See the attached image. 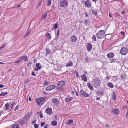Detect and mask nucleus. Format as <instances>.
<instances>
[{
	"instance_id": "24",
	"label": "nucleus",
	"mask_w": 128,
	"mask_h": 128,
	"mask_svg": "<svg viewBox=\"0 0 128 128\" xmlns=\"http://www.w3.org/2000/svg\"><path fill=\"white\" fill-rule=\"evenodd\" d=\"M9 105L10 104H9L8 102L7 103L5 104V106L6 107V109L5 110V111L9 110Z\"/></svg>"
},
{
	"instance_id": "28",
	"label": "nucleus",
	"mask_w": 128,
	"mask_h": 128,
	"mask_svg": "<svg viewBox=\"0 0 128 128\" xmlns=\"http://www.w3.org/2000/svg\"><path fill=\"white\" fill-rule=\"evenodd\" d=\"M51 124L53 126H56L57 125V121L54 120L51 122Z\"/></svg>"
},
{
	"instance_id": "27",
	"label": "nucleus",
	"mask_w": 128,
	"mask_h": 128,
	"mask_svg": "<svg viewBox=\"0 0 128 128\" xmlns=\"http://www.w3.org/2000/svg\"><path fill=\"white\" fill-rule=\"evenodd\" d=\"M109 60H110V63L117 62V60L113 58L112 59H110Z\"/></svg>"
},
{
	"instance_id": "57",
	"label": "nucleus",
	"mask_w": 128,
	"mask_h": 128,
	"mask_svg": "<svg viewBox=\"0 0 128 128\" xmlns=\"http://www.w3.org/2000/svg\"><path fill=\"white\" fill-rule=\"evenodd\" d=\"M32 75L33 76H36V74H35L34 73V72H32Z\"/></svg>"
},
{
	"instance_id": "39",
	"label": "nucleus",
	"mask_w": 128,
	"mask_h": 128,
	"mask_svg": "<svg viewBox=\"0 0 128 128\" xmlns=\"http://www.w3.org/2000/svg\"><path fill=\"white\" fill-rule=\"evenodd\" d=\"M60 30L59 29H58L57 30V37H59L60 36Z\"/></svg>"
},
{
	"instance_id": "48",
	"label": "nucleus",
	"mask_w": 128,
	"mask_h": 128,
	"mask_svg": "<svg viewBox=\"0 0 128 128\" xmlns=\"http://www.w3.org/2000/svg\"><path fill=\"white\" fill-rule=\"evenodd\" d=\"M46 50V52L47 53H48V54H49L50 53V50L49 49H47Z\"/></svg>"
},
{
	"instance_id": "56",
	"label": "nucleus",
	"mask_w": 128,
	"mask_h": 128,
	"mask_svg": "<svg viewBox=\"0 0 128 128\" xmlns=\"http://www.w3.org/2000/svg\"><path fill=\"white\" fill-rule=\"evenodd\" d=\"M40 118H42L43 117V116L41 112V114L40 115Z\"/></svg>"
},
{
	"instance_id": "54",
	"label": "nucleus",
	"mask_w": 128,
	"mask_h": 128,
	"mask_svg": "<svg viewBox=\"0 0 128 128\" xmlns=\"http://www.w3.org/2000/svg\"><path fill=\"white\" fill-rule=\"evenodd\" d=\"M110 78L108 76H107L106 78V79H107L108 80H109L110 79Z\"/></svg>"
},
{
	"instance_id": "4",
	"label": "nucleus",
	"mask_w": 128,
	"mask_h": 128,
	"mask_svg": "<svg viewBox=\"0 0 128 128\" xmlns=\"http://www.w3.org/2000/svg\"><path fill=\"white\" fill-rule=\"evenodd\" d=\"M96 35L98 39H102L105 36V32L104 30H101L96 34Z\"/></svg>"
},
{
	"instance_id": "46",
	"label": "nucleus",
	"mask_w": 128,
	"mask_h": 128,
	"mask_svg": "<svg viewBox=\"0 0 128 128\" xmlns=\"http://www.w3.org/2000/svg\"><path fill=\"white\" fill-rule=\"evenodd\" d=\"M19 108V105H18L16 106V107L14 109V111H16Z\"/></svg>"
},
{
	"instance_id": "42",
	"label": "nucleus",
	"mask_w": 128,
	"mask_h": 128,
	"mask_svg": "<svg viewBox=\"0 0 128 128\" xmlns=\"http://www.w3.org/2000/svg\"><path fill=\"white\" fill-rule=\"evenodd\" d=\"M16 103L14 101L13 102V103L12 104V106L11 107V110L12 111V108L14 107V105Z\"/></svg>"
},
{
	"instance_id": "5",
	"label": "nucleus",
	"mask_w": 128,
	"mask_h": 128,
	"mask_svg": "<svg viewBox=\"0 0 128 128\" xmlns=\"http://www.w3.org/2000/svg\"><path fill=\"white\" fill-rule=\"evenodd\" d=\"M36 102L38 106L42 104L45 100L44 97H42L35 99Z\"/></svg>"
},
{
	"instance_id": "45",
	"label": "nucleus",
	"mask_w": 128,
	"mask_h": 128,
	"mask_svg": "<svg viewBox=\"0 0 128 128\" xmlns=\"http://www.w3.org/2000/svg\"><path fill=\"white\" fill-rule=\"evenodd\" d=\"M30 81V80H29V79L26 80H25L24 82L25 84H27L28 82H29Z\"/></svg>"
},
{
	"instance_id": "41",
	"label": "nucleus",
	"mask_w": 128,
	"mask_h": 128,
	"mask_svg": "<svg viewBox=\"0 0 128 128\" xmlns=\"http://www.w3.org/2000/svg\"><path fill=\"white\" fill-rule=\"evenodd\" d=\"M30 31H29L26 34L25 36L24 37V38H25L27 36H28L30 34Z\"/></svg>"
},
{
	"instance_id": "29",
	"label": "nucleus",
	"mask_w": 128,
	"mask_h": 128,
	"mask_svg": "<svg viewBox=\"0 0 128 128\" xmlns=\"http://www.w3.org/2000/svg\"><path fill=\"white\" fill-rule=\"evenodd\" d=\"M58 27V24H56L53 25V28L54 29H56Z\"/></svg>"
},
{
	"instance_id": "12",
	"label": "nucleus",
	"mask_w": 128,
	"mask_h": 128,
	"mask_svg": "<svg viewBox=\"0 0 128 128\" xmlns=\"http://www.w3.org/2000/svg\"><path fill=\"white\" fill-rule=\"evenodd\" d=\"M20 59L21 61L24 60L26 62H27L28 60L27 56L26 55H24L21 56L20 57Z\"/></svg>"
},
{
	"instance_id": "13",
	"label": "nucleus",
	"mask_w": 128,
	"mask_h": 128,
	"mask_svg": "<svg viewBox=\"0 0 128 128\" xmlns=\"http://www.w3.org/2000/svg\"><path fill=\"white\" fill-rule=\"evenodd\" d=\"M86 47L88 51L90 52L92 49V46L90 44L88 43L87 44Z\"/></svg>"
},
{
	"instance_id": "60",
	"label": "nucleus",
	"mask_w": 128,
	"mask_h": 128,
	"mask_svg": "<svg viewBox=\"0 0 128 128\" xmlns=\"http://www.w3.org/2000/svg\"><path fill=\"white\" fill-rule=\"evenodd\" d=\"M4 86L2 84H0V88H3L4 87Z\"/></svg>"
},
{
	"instance_id": "36",
	"label": "nucleus",
	"mask_w": 128,
	"mask_h": 128,
	"mask_svg": "<svg viewBox=\"0 0 128 128\" xmlns=\"http://www.w3.org/2000/svg\"><path fill=\"white\" fill-rule=\"evenodd\" d=\"M96 94L98 96H99L100 97L101 96V92L99 90L97 91L96 92Z\"/></svg>"
},
{
	"instance_id": "26",
	"label": "nucleus",
	"mask_w": 128,
	"mask_h": 128,
	"mask_svg": "<svg viewBox=\"0 0 128 128\" xmlns=\"http://www.w3.org/2000/svg\"><path fill=\"white\" fill-rule=\"evenodd\" d=\"M74 121L73 120H70L67 121L66 122V124H67L69 125L70 124L72 123Z\"/></svg>"
},
{
	"instance_id": "61",
	"label": "nucleus",
	"mask_w": 128,
	"mask_h": 128,
	"mask_svg": "<svg viewBox=\"0 0 128 128\" xmlns=\"http://www.w3.org/2000/svg\"><path fill=\"white\" fill-rule=\"evenodd\" d=\"M55 119L57 120H58V118L57 117V115H55L54 116Z\"/></svg>"
},
{
	"instance_id": "14",
	"label": "nucleus",
	"mask_w": 128,
	"mask_h": 128,
	"mask_svg": "<svg viewBox=\"0 0 128 128\" xmlns=\"http://www.w3.org/2000/svg\"><path fill=\"white\" fill-rule=\"evenodd\" d=\"M106 56L107 57L109 58H112L114 57V54L113 52H110Z\"/></svg>"
},
{
	"instance_id": "30",
	"label": "nucleus",
	"mask_w": 128,
	"mask_h": 128,
	"mask_svg": "<svg viewBox=\"0 0 128 128\" xmlns=\"http://www.w3.org/2000/svg\"><path fill=\"white\" fill-rule=\"evenodd\" d=\"M1 94H0V96H5L8 94L7 92H6L4 93L2 92Z\"/></svg>"
},
{
	"instance_id": "58",
	"label": "nucleus",
	"mask_w": 128,
	"mask_h": 128,
	"mask_svg": "<svg viewBox=\"0 0 128 128\" xmlns=\"http://www.w3.org/2000/svg\"><path fill=\"white\" fill-rule=\"evenodd\" d=\"M100 96L99 97H97L96 99V100H100Z\"/></svg>"
},
{
	"instance_id": "63",
	"label": "nucleus",
	"mask_w": 128,
	"mask_h": 128,
	"mask_svg": "<svg viewBox=\"0 0 128 128\" xmlns=\"http://www.w3.org/2000/svg\"><path fill=\"white\" fill-rule=\"evenodd\" d=\"M92 2H96L98 1V0H91Z\"/></svg>"
},
{
	"instance_id": "34",
	"label": "nucleus",
	"mask_w": 128,
	"mask_h": 128,
	"mask_svg": "<svg viewBox=\"0 0 128 128\" xmlns=\"http://www.w3.org/2000/svg\"><path fill=\"white\" fill-rule=\"evenodd\" d=\"M47 38L48 39H50L51 38V36L50 34L49 33H47L46 34Z\"/></svg>"
},
{
	"instance_id": "18",
	"label": "nucleus",
	"mask_w": 128,
	"mask_h": 128,
	"mask_svg": "<svg viewBox=\"0 0 128 128\" xmlns=\"http://www.w3.org/2000/svg\"><path fill=\"white\" fill-rule=\"evenodd\" d=\"M36 67H37V71H38V70H40L42 68V66L40 63L36 64Z\"/></svg>"
},
{
	"instance_id": "11",
	"label": "nucleus",
	"mask_w": 128,
	"mask_h": 128,
	"mask_svg": "<svg viewBox=\"0 0 128 128\" xmlns=\"http://www.w3.org/2000/svg\"><path fill=\"white\" fill-rule=\"evenodd\" d=\"M80 92L81 95L86 98H88L89 96V95L83 90H80Z\"/></svg>"
},
{
	"instance_id": "51",
	"label": "nucleus",
	"mask_w": 128,
	"mask_h": 128,
	"mask_svg": "<svg viewBox=\"0 0 128 128\" xmlns=\"http://www.w3.org/2000/svg\"><path fill=\"white\" fill-rule=\"evenodd\" d=\"M32 63L31 62H30L28 64V66L29 67H30L31 66V64H32Z\"/></svg>"
},
{
	"instance_id": "47",
	"label": "nucleus",
	"mask_w": 128,
	"mask_h": 128,
	"mask_svg": "<svg viewBox=\"0 0 128 128\" xmlns=\"http://www.w3.org/2000/svg\"><path fill=\"white\" fill-rule=\"evenodd\" d=\"M34 127L35 128H38V125L37 124H34Z\"/></svg>"
},
{
	"instance_id": "53",
	"label": "nucleus",
	"mask_w": 128,
	"mask_h": 128,
	"mask_svg": "<svg viewBox=\"0 0 128 128\" xmlns=\"http://www.w3.org/2000/svg\"><path fill=\"white\" fill-rule=\"evenodd\" d=\"M88 22V21L87 20V19H86V20H85V24H86V25H87V23Z\"/></svg>"
},
{
	"instance_id": "64",
	"label": "nucleus",
	"mask_w": 128,
	"mask_h": 128,
	"mask_svg": "<svg viewBox=\"0 0 128 128\" xmlns=\"http://www.w3.org/2000/svg\"><path fill=\"white\" fill-rule=\"evenodd\" d=\"M121 33V34L122 35H124L125 34V33L124 32H122Z\"/></svg>"
},
{
	"instance_id": "9",
	"label": "nucleus",
	"mask_w": 128,
	"mask_h": 128,
	"mask_svg": "<svg viewBox=\"0 0 128 128\" xmlns=\"http://www.w3.org/2000/svg\"><path fill=\"white\" fill-rule=\"evenodd\" d=\"M45 112L48 115H51L53 114L51 108L48 107L46 110Z\"/></svg>"
},
{
	"instance_id": "7",
	"label": "nucleus",
	"mask_w": 128,
	"mask_h": 128,
	"mask_svg": "<svg viewBox=\"0 0 128 128\" xmlns=\"http://www.w3.org/2000/svg\"><path fill=\"white\" fill-rule=\"evenodd\" d=\"M120 53L122 55H126L128 53V49L125 47L122 48L120 50Z\"/></svg>"
},
{
	"instance_id": "15",
	"label": "nucleus",
	"mask_w": 128,
	"mask_h": 128,
	"mask_svg": "<svg viewBox=\"0 0 128 128\" xmlns=\"http://www.w3.org/2000/svg\"><path fill=\"white\" fill-rule=\"evenodd\" d=\"M77 38L74 35L72 36L71 37L70 40L72 42H75L77 40Z\"/></svg>"
},
{
	"instance_id": "17",
	"label": "nucleus",
	"mask_w": 128,
	"mask_h": 128,
	"mask_svg": "<svg viewBox=\"0 0 128 128\" xmlns=\"http://www.w3.org/2000/svg\"><path fill=\"white\" fill-rule=\"evenodd\" d=\"M73 66V62L71 61H70L66 65V67L72 66Z\"/></svg>"
},
{
	"instance_id": "52",
	"label": "nucleus",
	"mask_w": 128,
	"mask_h": 128,
	"mask_svg": "<svg viewBox=\"0 0 128 128\" xmlns=\"http://www.w3.org/2000/svg\"><path fill=\"white\" fill-rule=\"evenodd\" d=\"M85 60L86 61V62H87L88 61V59L87 58H85Z\"/></svg>"
},
{
	"instance_id": "33",
	"label": "nucleus",
	"mask_w": 128,
	"mask_h": 128,
	"mask_svg": "<svg viewBox=\"0 0 128 128\" xmlns=\"http://www.w3.org/2000/svg\"><path fill=\"white\" fill-rule=\"evenodd\" d=\"M73 73L74 74H76V76L77 78H79V74H78V73L77 72V71H76V70L74 71Z\"/></svg>"
},
{
	"instance_id": "23",
	"label": "nucleus",
	"mask_w": 128,
	"mask_h": 128,
	"mask_svg": "<svg viewBox=\"0 0 128 128\" xmlns=\"http://www.w3.org/2000/svg\"><path fill=\"white\" fill-rule=\"evenodd\" d=\"M112 99L114 100H116V95L115 92H114L113 93L112 95Z\"/></svg>"
},
{
	"instance_id": "10",
	"label": "nucleus",
	"mask_w": 128,
	"mask_h": 128,
	"mask_svg": "<svg viewBox=\"0 0 128 128\" xmlns=\"http://www.w3.org/2000/svg\"><path fill=\"white\" fill-rule=\"evenodd\" d=\"M55 87V86L54 85H51L47 87L46 90L47 92H50L54 89Z\"/></svg>"
},
{
	"instance_id": "55",
	"label": "nucleus",
	"mask_w": 128,
	"mask_h": 128,
	"mask_svg": "<svg viewBox=\"0 0 128 128\" xmlns=\"http://www.w3.org/2000/svg\"><path fill=\"white\" fill-rule=\"evenodd\" d=\"M36 120H33L32 121V124H34L36 123Z\"/></svg>"
},
{
	"instance_id": "22",
	"label": "nucleus",
	"mask_w": 128,
	"mask_h": 128,
	"mask_svg": "<svg viewBox=\"0 0 128 128\" xmlns=\"http://www.w3.org/2000/svg\"><path fill=\"white\" fill-rule=\"evenodd\" d=\"M73 99V98L70 97L68 98H66L65 99V101L67 102H68L72 101Z\"/></svg>"
},
{
	"instance_id": "19",
	"label": "nucleus",
	"mask_w": 128,
	"mask_h": 128,
	"mask_svg": "<svg viewBox=\"0 0 128 128\" xmlns=\"http://www.w3.org/2000/svg\"><path fill=\"white\" fill-rule=\"evenodd\" d=\"M87 86L91 90H93L94 88L91 84L90 83L88 82L87 84Z\"/></svg>"
},
{
	"instance_id": "44",
	"label": "nucleus",
	"mask_w": 128,
	"mask_h": 128,
	"mask_svg": "<svg viewBox=\"0 0 128 128\" xmlns=\"http://www.w3.org/2000/svg\"><path fill=\"white\" fill-rule=\"evenodd\" d=\"M85 15L86 18H87L89 15L88 13L86 12V11L85 12Z\"/></svg>"
},
{
	"instance_id": "43",
	"label": "nucleus",
	"mask_w": 128,
	"mask_h": 128,
	"mask_svg": "<svg viewBox=\"0 0 128 128\" xmlns=\"http://www.w3.org/2000/svg\"><path fill=\"white\" fill-rule=\"evenodd\" d=\"M21 60L20 59V60H18V61H16L14 62V63L18 64L20 63L21 61Z\"/></svg>"
},
{
	"instance_id": "21",
	"label": "nucleus",
	"mask_w": 128,
	"mask_h": 128,
	"mask_svg": "<svg viewBox=\"0 0 128 128\" xmlns=\"http://www.w3.org/2000/svg\"><path fill=\"white\" fill-rule=\"evenodd\" d=\"M114 114L118 115L119 114L120 110L118 109H116L114 110Z\"/></svg>"
},
{
	"instance_id": "40",
	"label": "nucleus",
	"mask_w": 128,
	"mask_h": 128,
	"mask_svg": "<svg viewBox=\"0 0 128 128\" xmlns=\"http://www.w3.org/2000/svg\"><path fill=\"white\" fill-rule=\"evenodd\" d=\"M42 3V2H39L38 4L37 5V8H38L39 7V6H40V5Z\"/></svg>"
},
{
	"instance_id": "8",
	"label": "nucleus",
	"mask_w": 128,
	"mask_h": 128,
	"mask_svg": "<svg viewBox=\"0 0 128 128\" xmlns=\"http://www.w3.org/2000/svg\"><path fill=\"white\" fill-rule=\"evenodd\" d=\"M65 84V82L64 81H60L57 86L56 87V88L60 90L62 89L61 87L63 86Z\"/></svg>"
},
{
	"instance_id": "6",
	"label": "nucleus",
	"mask_w": 128,
	"mask_h": 128,
	"mask_svg": "<svg viewBox=\"0 0 128 128\" xmlns=\"http://www.w3.org/2000/svg\"><path fill=\"white\" fill-rule=\"evenodd\" d=\"M68 5V2L66 0L61 1L60 3V7L62 8H66L67 7Z\"/></svg>"
},
{
	"instance_id": "31",
	"label": "nucleus",
	"mask_w": 128,
	"mask_h": 128,
	"mask_svg": "<svg viewBox=\"0 0 128 128\" xmlns=\"http://www.w3.org/2000/svg\"><path fill=\"white\" fill-rule=\"evenodd\" d=\"M108 86L111 88H112L114 87V86L113 84L112 83L110 82L108 84Z\"/></svg>"
},
{
	"instance_id": "1",
	"label": "nucleus",
	"mask_w": 128,
	"mask_h": 128,
	"mask_svg": "<svg viewBox=\"0 0 128 128\" xmlns=\"http://www.w3.org/2000/svg\"><path fill=\"white\" fill-rule=\"evenodd\" d=\"M30 113H28L24 116L22 120H20L18 122L20 125L22 126L24 124H27L28 122V119L30 118Z\"/></svg>"
},
{
	"instance_id": "62",
	"label": "nucleus",
	"mask_w": 128,
	"mask_h": 128,
	"mask_svg": "<svg viewBox=\"0 0 128 128\" xmlns=\"http://www.w3.org/2000/svg\"><path fill=\"white\" fill-rule=\"evenodd\" d=\"M48 126V124H46L44 126V128H47Z\"/></svg>"
},
{
	"instance_id": "59",
	"label": "nucleus",
	"mask_w": 128,
	"mask_h": 128,
	"mask_svg": "<svg viewBox=\"0 0 128 128\" xmlns=\"http://www.w3.org/2000/svg\"><path fill=\"white\" fill-rule=\"evenodd\" d=\"M45 124L44 122H42L41 124V126L43 127Z\"/></svg>"
},
{
	"instance_id": "32",
	"label": "nucleus",
	"mask_w": 128,
	"mask_h": 128,
	"mask_svg": "<svg viewBox=\"0 0 128 128\" xmlns=\"http://www.w3.org/2000/svg\"><path fill=\"white\" fill-rule=\"evenodd\" d=\"M47 6H50L52 4L51 0H48L47 2Z\"/></svg>"
},
{
	"instance_id": "38",
	"label": "nucleus",
	"mask_w": 128,
	"mask_h": 128,
	"mask_svg": "<svg viewBox=\"0 0 128 128\" xmlns=\"http://www.w3.org/2000/svg\"><path fill=\"white\" fill-rule=\"evenodd\" d=\"M92 39L93 41H96V37L95 35H93V36L92 37Z\"/></svg>"
},
{
	"instance_id": "37",
	"label": "nucleus",
	"mask_w": 128,
	"mask_h": 128,
	"mask_svg": "<svg viewBox=\"0 0 128 128\" xmlns=\"http://www.w3.org/2000/svg\"><path fill=\"white\" fill-rule=\"evenodd\" d=\"M92 12L93 15H95L96 16L97 15V13L96 11H95L94 10H92Z\"/></svg>"
},
{
	"instance_id": "16",
	"label": "nucleus",
	"mask_w": 128,
	"mask_h": 128,
	"mask_svg": "<svg viewBox=\"0 0 128 128\" xmlns=\"http://www.w3.org/2000/svg\"><path fill=\"white\" fill-rule=\"evenodd\" d=\"M52 102L56 106L58 105L59 104V102L58 100L56 98L52 100Z\"/></svg>"
},
{
	"instance_id": "49",
	"label": "nucleus",
	"mask_w": 128,
	"mask_h": 128,
	"mask_svg": "<svg viewBox=\"0 0 128 128\" xmlns=\"http://www.w3.org/2000/svg\"><path fill=\"white\" fill-rule=\"evenodd\" d=\"M48 84V82H47L46 81H45L44 83V86H45L46 85Z\"/></svg>"
},
{
	"instance_id": "35",
	"label": "nucleus",
	"mask_w": 128,
	"mask_h": 128,
	"mask_svg": "<svg viewBox=\"0 0 128 128\" xmlns=\"http://www.w3.org/2000/svg\"><path fill=\"white\" fill-rule=\"evenodd\" d=\"M13 128H20L19 125L16 124H14Z\"/></svg>"
},
{
	"instance_id": "3",
	"label": "nucleus",
	"mask_w": 128,
	"mask_h": 128,
	"mask_svg": "<svg viewBox=\"0 0 128 128\" xmlns=\"http://www.w3.org/2000/svg\"><path fill=\"white\" fill-rule=\"evenodd\" d=\"M81 3L85 5V7L88 8H90L92 7V3L90 0H82Z\"/></svg>"
},
{
	"instance_id": "20",
	"label": "nucleus",
	"mask_w": 128,
	"mask_h": 128,
	"mask_svg": "<svg viewBox=\"0 0 128 128\" xmlns=\"http://www.w3.org/2000/svg\"><path fill=\"white\" fill-rule=\"evenodd\" d=\"M82 80L84 81L85 82H86L87 80V78L86 76L84 74H83L81 77Z\"/></svg>"
},
{
	"instance_id": "50",
	"label": "nucleus",
	"mask_w": 128,
	"mask_h": 128,
	"mask_svg": "<svg viewBox=\"0 0 128 128\" xmlns=\"http://www.w3.org/2000/svg\"><path fill=\"white\" fill-rule=\"evenodd\" d=\"M6 46L5 45H4L0 47V50H2L3 48Z\"/></svg>"
},
{
	"instance_id": "25",
	"label": "nucleus",
	"mask_w": 128,
	"mask_h": 128,
	"mask_svg": "<svg viewBox=\"0 0 128 128\" xmlns=\"http://www.w3.org/2000/svg\"><path fill=\"white\" fill-rule=\"evenodd\" d=\"M48 14L46 13L44 14H42V20H44L45 19L47 16Z\"/></svg>"
},
{
	"instance_id": "2",
	"label": "nucleus",
	"mask_w": 128,
	"mask_h": 128,
	"mask_svg": "<svg viewBox=\"0 0 128 128\" xmlns=\"http://www.w3.org/2000/svg\"><path fill=\"white\" fill-rule=\"evenodd\" d=\"M101 83L100 79L99 78H96L92 81V84L94 87L97 88L100 86Z\"/></svg>"
}]
</instances>
